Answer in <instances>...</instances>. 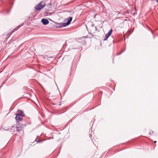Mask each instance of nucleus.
<instances>
[{"instance_id":"nucleus-2","label":"nucleus","mask_w":158,"mask_h":158,"mask_svg":"<svg viewBox=\"0 0 158 158\" xmlns=\"http://www.w3.org/2000/svg\"><path fill=\"white\" fill-rule=\"evenodd\" d=\"M72 19V17H69L68 18V19H66L64 20V22H66L67 21V22H65L64 23H60V27H66L69 25Z\"/></svg>"},{"instance_id":"nucleus-5","label":"nucleus","mask_w":158,"mask_h":158,"mask_svg":"<svg viewBox=\"0 0 158 158\" xmlns=\"http://www.w3.org/2000/svg\"><path fill=\"white\" fill-rule=\"evenodd\" d=\"M41 22L44 25H46L49 23V21L48 20L45 19H43L41 20Z\"/></svg>"},{"instance_id":"nucleus-9","label":"nucleus","mask_w":158,"mask_h":158,"mask_svg":"<svg viewBox=\"0 0 158 158\" xmlns=\"http://www.w3.org/2000/svg\"><path fill=\"white\" fill-rule=\"evenodd\" d=\"M157 2H158V0H156Z\"/></svg>"},{"instance_id":"nucleus-7","label":"nucleus","mask_w":158,"mask_h":158,"mask_svg":"<svg viewBox=\"0 0 158 158\" xmlns=\"http://www.w3.org/2000/svg\"><path fill=\"white\" fill-rule=\"evenodd\" d=\"M21 26H18L17 27H16V28H15L12 31V32H11V33H13V32L14 31H16V30H17Z\"/></svg>"},{"instance_id":"nucleus-1","label":"nucleus","mask_w":158,"mask_h":158,"mask_svg":"<svg viewBox=\"0 0 158 158\" xmlns=\"http://www.w3.org/2000/svg\"><path fill=\"white\" fill-rule=\"evenodd\" d=\"M23 116H24L23 112L21 110H19L16 114L15 118L17 122H19L21 120L23 117Z\"/></svg>"},{"instance_id":"nucleus-6","label":"nucleus","mask_w":158,"mask_h":158,"mask_svg":"<svg viewBox=\"0 0 158 158\" xmlns=\"http://www.w3.org/2000/svg\"><path fill=\"white\" fill-rule=\"evenodd\" d=\"M17 131H19V133H20L21 134H22L23 133V128L21 126H18L17 127Z\"/></svg>"},{"instance_id":"nucleus-8","label":"nucleus","mask_w":158,"mask_h":158,"mask_svg":"<svg viewBox=\"0 0 158 158\" xmlns=\"http://www.w3.org/2000/svg\"><path fill=\"white\" fill-rule=\"evenodd\" d=\"M154 143H156V141H155L154 142Z\"/></svg>"},{"instance_id":"nucleus-3","label":"nucleus","mask_w":158,"mask_h":158,"mask_svg":"<svg viewBox=\"0 0 158 158\" xmlns=\"http://www.w3.org/2000/svg\"><path fill=\"white\" fill-rule=\"evenodd\" d=\"M42 2H41L40 3H39L37 6L36 9L38 11H40V10L41 9L43 8L45 6V4H44L43 5H42Z\"/></svg>"},{"instance_id":"nucleus-4","label":"nucleus","mask_w":158,"mask_h":158,"mask_svg":"<svg viewBox=\"0 0 158 158\" xmlns=\"http://www.w3.org/2000/svg\"><path fill=\"white\" fill-rule=\"evenodd\" d=\"M112 31V29H111L109 31L108 33L106 35L104 39V40L105 41L107 40L109 38V37L111 35Z\"/></svg>"}]
</instances>
